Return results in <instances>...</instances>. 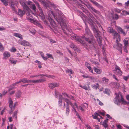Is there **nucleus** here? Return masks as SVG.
I'll return each instance as SVG.
<instances>
[{
  "label": "nucleus",
  "instance_id": "nucleus-27",
  "mask_svg": "<svg viewBox=\"0 0 129 129\" xmlns=\"http://www.w3.org/2000/svg\"><path fill=\"white\" fill-rule=\"evenodd\" d=\"M118 31L119 33L123 34L124 35H125V33L123 30L120 27H119L118 28Z\"/></svg>",
  "mask_w": 129,
  "mask_h": 129
},
{
  "label": "nucleus",
  "instance_id": "nucleus-56",
  "mask_svg": "<svg viewBox=\"0 0 129 129\" xmlns=\"http://www.w3.org/2000/svg\"><path fill=\"white\" fill-rule=\"evenodd\" d=\"M98 113L100 115V114L103 116H104L105 114V112H99Z\"/></svg>",
  "mask_w": 129,
  "mask_h": 129
},
{
  "label": "nucleus",
  "instance_id": "nucleus-48",
  "mask_svg": "<svg viewBox=\"0 0 129 129\" xmlns=\"http://www.w3.org/2000/svg\"><path fill=\"white\" fill-rule=\"evenodd\" d=\"M70 47L72 48H74V50H75V48H76V46L74 44H71L70 45Z\"/></svg>",
  "mask_w": 129,
  "mask_h": 129
},
{
  "label": "nucleus",
  "instance_id": "nucleus-39",
  "mask_svg": "<svg viewBox=\"0 0 129 129\" xmlns=\"http://www.w3.org/2000/svg\"><path fill=\"white\" fill-rule=\"evenodd\" d=\"M114 11L118 13H120L121 12V10L117 8H115L114 9Z\"/></svg>",
  "mask_w": 129,
  "mask_h": 129
},
{
  "label": "nucleus",
  "instance_id": "nucleus-33",
  "mask_svg": "<svg viewBox=\"0 0 129 129\" xmlns=\"http://www.w3.org/2000/svg\"><path fill=\"white\" fill-rule=\"evenodd\" d=\"M21 82L24 83H27V80L26 78H24L21 79Z\"/></svg>",
  "mask_w": 129,
  "mask_h": 129
},
{
  "label": "nucleus",
  "instance_id": "nucleus-6",
  "mask_svg": "<svg viewBox=\"0 0 129 129\" xmlns=\"http://www.w3.org/2000/svg\"><path fill=\"white\" fill-rule=\"evenodd\" d=\"M71 36V39H75V40L77 41L78 42L81 44H84L85 43L81 39L78 37L76 35L72 34Z\"/></svg>",
  "mask_w": 129,
  "mask_h": 129
},
{
  "label": "nucleus",
  "instance_id": "nucleus-50",
  "mask_svg": "<svg viewBox=\"0 0 129 129\" xmlns=\"http://www.w3.org/2000/svg\"><path fill=\"white\" fill-rule=\"evenodd\" d=\"M16 51V49L14 47H12L10 51L13 52H15Z\"/></svg>",
  "mask_w": 129,
  "mask_h": 129
},
{
  "label": "nucleus",
  "instance_id": "nucleus-20",
  "mask_svg": "<svg viewBox=\"0 0 129 129\" xmlns=\"http://www.w3.org/2000/svg\"><path fill=\"white\" fill-rule=\"evenodd\" d=\"M124 46L128 47L129 46V41L127 39H125L123 41Z\"/></svg>",
  "mask_w": 129,
  "mask_h": 129
},
{
  "label": "nucleus",
  "instance_id": "nucleus-18",
  "mask_svg": "<svg viewBox=\"0 0 129 129\" xmlns=\"http://www.w3.org/2000/svg\"><path fill=\"white\" fill-rule=\"evenodd\" d=\"M108 120L109 119H106L105 120L103 123L102 125L105 128H107L108 127V125L107 123Z\"/></svg>",
  "mask_w": 129,
  "mask_h": 129
},
{
  "label": "nucleus",
  "instance_id": "nucleus-32",
  "mask_svg": "<svg viewBox=\"0 0 129 129\" xmlns=\"http://www.w3.org/2000/svg\"><path fill=\"white\" fill-rule=\"evenodd\" d=\"M66 73H70L71 74H72L73 73V72L72 70L71 69H67L65 70Z\"/></svg>",
  "mask_w": 129,
  "mask_h": 129
},
{
  "label": "nucleus",
  "instance_id": "nucleus-61",
  "mask_svg": "<svg viewBox=\"0 0 129 129\" xmlns=\"http://www.w3.org/2000/svg\"><path fill=\"white\" fill-rule=\"evenodd\" d=\"M89 70V71L91 72L92 73H93V71L91 67H90L89 68H88Z\"/></svg>",
  "mask_w": 129,
  "mask_h": 129
},
{
  "label": "nucleus",
  "instance_id": "nucleus-54",
  "mask_svg": "<svg viewBox=\"0 0 129 129\" xmlns=\"http://www.w3.org/2000/svg\"><path fill=\"white\" fill-rule=\"evenodd\" d=\"M85 65L86 67H87L88 69L90 67H91L90 64L87 62H86L85 63Z\"/></svg>",
  "mask_w": 129,
  "mask_h": 129
},
{
  "label": "nucleus",
  "instance_id": "nucleus-16",
  "mask_svg": "<svg viewBox=\"0 0 129 129\" xmlns=\"http://www.w3.org/2000/svg\"><path fill=\"white\" fill-rule=\"evenodd\" d=\"M9 107L11 109L14 108L15 106V104H14L13 105V102L11 100V99L10 98L9 100Z\"/></svg>",
  "mask_w": 129,
  "mask_h": 129
},
{
  "label": "nucleus",
  "instance_id": "nucleus-34",
  "mask_svg": "<svg viewBox=\"0 0 129 129\" xmlns=\"http://www.w3.org/2000/svg\"><path fill=\"white\" fill-rule=\"evenodd\" d=\"M90 1L93 4L96 6H100L99 4L95 1L94 0H91Z\"/></svg>",
  "mask_w": 129,
  "mask_h": 129
},
{
  "label": "nucleus",
  "instance_id": "nucleus-5",
  "mask_svg": "<svg viewBox=\"0 0 129 129\" xmlns=\"http://www.w3.org/2000/svg\"><path fill=\"white\" fill-rule=\"evenodd\" d=\"M35 3L40 10L39 16L41 17L42 20H44L45 18V16L43 14V13L42 10V8L40 7L39 4L37 2L35 1Z\"/></svg>",
  "mask_w": 129,
  "mask_h": 129
},
{
  "label": "nucleus",
  "instance_id": "nucleus-29",
  "mask_svg": "<svg viewBox=\"0 0 129 129\" xmlns=\"http://www.w3.org/2000/svg\"><path fill=\"white\" fill-rule=\"evenodd\" d=\"M99 85L98 83L96 84V85L94 84L92 86L93 88L96 89H99Z\"/></svg>",
  "mask_w": 129,
  "mask_h": 129
},
{
  "label": "nucleus",
  "instance_id": "nucleus-26",
  "mask_svg": "<svg viewBox=\"0 0 129 129\" xmlns=\"http://www.w3.org/2000/svg\"><path fill=\"white\" fill-rule=\"evenodd\" d=\"M69 107L70 106H66L65 113L66 115L67 116L69 114L70 111L69 109Z\"/></svg>",
  "mask_w": 129,
  "mask_h": 129
},
{
  "label": "nucleus",
  "instance_id": "nucleus-21",
  "mask_svg": "<svg viewBox=\"0 0 129 129\" xmlns=\"http://www.w3.org/2000/svg\"><path fill=\"white\" fill-rule=\"evenodd\" d=\"M13 35L15 36L18 37L21 39H23L22 35L21 34L17 33H15Z\"/></svg>",
  "mask_w": 129,
  "mask_h": 129
},
{
  "label": "nucleus",
  "instance_id": "nucleus-36",
  "mask_svg": "<svg viewBox=\"0 0 129 129\" xmlns=\"http://www.w3.org/2000/svg\"><path fill=\"white\" fill-rule=\"evenodd\" d=\"M46 55L48 58H51L52 59H53V58L52 56V55L51 54L47 53L46 54Z\"/></svg>",
  "mask_w": 129,
  "mask_h": 129
},
{
  "label": "nucleus",
  "instance_id": "nucleus-45",
  "mask_svg": "<svg viewBox=\"0 0 129 129\" xmlns=\"http://www.w3.org/2000/svg\"><path fill=\"white\" fill-rule=\"evenodd\" d=\"M91 62H92V63L95 64V65H99V63L96 61H95L94 60H90Z\"/></svg>",
  "mask_w": 129,
  "mask_h": 129
},
{
  "label": "nucleus",
  "instance_id": "nucleus-37",
  "mask_svg": "<svg viewBox=\"0 0 129 129\" xmlns=\"http://www.w3.org/2000/svg\"><path fill=\"white\" fill-rule=\"evenodd\" d=\"M18 113L17 111H16L14 112L13 115V117L15 118L16 119H17V114Z\"/></svg>",
  "mask_w": 129,
  "mask_h": 129
},
{
  "label": "nucleus",
  "instance_id": "nucleus-14",
  "mask_svg": "<svg viewBox=\"0 0 129 129\" xmlns=\"http://www.w3.org/2000/svg\"><path fill=\"white\" fill-rule=\"evenodd\" d=\"M3 58L4 59H7L10 56V53L7 51H5L3 54Z\"/></svg>",
  "mask_w": 129,
  "mask_h": 129
},
{
  "label": "nucleus",
  "instance_id": "nucleus-30",
  "mask_svg": "<svg viewBox=\"0 0 129 129\" xmlns=\"http://www.w3.org/2000/svg\"><path fill=\"white\" fill-rule=\"evenodd\" d=\"M2 3L5 6H7L8 5V0H1Z\"/></svg>",
  "mask_w": 129,
  "mask_h": 129
},
{
  "label": "nucleus",
  "instance_id": "nucleus-57",
  "mask_svg": "<svg viewBox=\"0 0 129 129\" xmlns=\"http://www.w3.org/2000/svg\"><path fill=\"white\" fill-rule=\"evenodd\" d=\"M46 76L49 78H54L55 77V76H54L50 75H46Z\"/></svg>",
  "mask_w": 129,
  "mask_h": 129
},
{
  "label": "nucleus",
  "instance_id": "nucleus-1",
  "mask_svg": "<svg viewBox=\"0 0 129 129\" xmlns=\"http://www.w3.org/2000/svg\"><path fill=\"white\" fill-rule=\"evenodd\" d=\"M85 30L86 34L90 37L89 38H85V40L90 44L89 46L90 48L92 49L95 48L94 44L95 43V41L92 34L86 26L85 28Z\"/></svg>",
  "mask_w": 129,
  "mask_h": 129
},
{
  "label": "nucleus",
  "instance_id": "nucleus-51",
  "mask_svg": "<svg viewBox=\"0 0 129 129\" xmlns=\"http://www.w3.org/2000/svg\"><path fill=\"white\" fill-rule=\"evenodd\" d=\"M129 78V75L127 76H124L123 79L125 81H127L128 79Z\"/></svg>",
  "mask_w": 129,
  "mask_h": 129
},
{
  "label": "nucleus",
  "instance_id": "nucleus-38",
  "mask_svg": "<svg viewBox=\"0 0 129 129\" xmlns=\"http://www.w3.org/2000/svg\"><path fill=\"white\" fill-rule=\"evenodd\" d=\"M102 81L103 82L105 81V82L107 83L109 81V80L105 77H104L102 78Z\"/></svg>",
  "mask_w": 129,
  "mask_h": 129
},
{
  "label": "nucleus",
  "instance_id": "nucleus-17",
  "mask_svg": "<svg viewBox=\"0 0 129 129\" xmlns=\"http://www.w3.org/2000/svg\"><path fill=\"white\" fill-rule=\"evenodd\" d=\"M35 83H41L46 81L45 79H39L36 80H35Z\"/></svg>",
  "mask_w": 129,
  "mask_h": 129
},
{
  "label": "nucleus",
  "instance_id": "nucleus-9",
  "mask_svg": "<svg viewBox=\"0 0 129 129\" xmlns=\"http://www.w3.org/2000/svg\"><path fill=\"white\" fill-rule=\"evenodd\" d=\"M116 96L114 100V102L117 105H119L120 103V101L119 98V94L117 93H115Z\"/></svg>",
  "mask_w": 129,
  "mask_h": 129
},
{
  "label": "nucleus",
  "instance_id": "nucleus-19",
  "mask_svg": "<svg viewBox=\"0 0 129 129\" xmlns=\"http://www.w3.org/2000/svg\"><path fill=\"white\" fill-rule=\"evenodd\" d=\"M24 11H22L20 9H19L18 12V14L20 16H22L25 13Z\"/></svg>",
  "mask_w": 129,
  "mask_h": 129
},
{
  "label": "nucleus",
  "instance_id": "nucleus-22",
  "mask_svg": "<svg viewBox=\"0 0 129 129\" xmlns=\"http://www.w3.org/2000/svg\"><path fill=\"white\" fill-rule=\"evenodd\" d=\"M63 99H64V101L66 103V106H69V105L71 103V102L68 99L66 98H64Z\"/></svg>",
  "mask_w": 129,
  "mask_h": 129
},
{
  "label": "nucleus",
  "instance_id": "nucleus-55",
  "mask_svg": "<svg viewBox=\"0 0 129 129\" xmlns=\"http://www.w3.org/2000/svg\"><path fill=\"white\" fill-rule=\"evenodd\" d=\"M35 81L34 80H27V83L32 82L35 83Z\"/></svg>",
  "mask_w": 129,
  "mask_h": 129
},
{
  "label": "nucleus",
  "instance_id": "nucleus-60",
  "mask_svg": "<svg viewBox=\"0 0 129 129\" xmlns=\"http://www.w3.org/2000/svg\"><path fill=\"white\" fill-rule=\"evenodd\" d=\"M87 7L89 9V10H91V7H93L91 5H87Z\"/></svg>",
  "mask_w": 129,
  "mask_h": 129
},
{
  "label": "nucleus",
  "instance_id": "nucleus-25",
  "mask_svg": "<svg viewBox=\"0 0 129 129\" xmlns=\"http://www.w3.org/2000/svg\"><path fill=\"white\" fill-rule=\"evenodd\" d=\"M104 92L108 95H109L111 93V91L109 89L106 88L105 89V91Z\"/></svg>",
  "mask_w": 129,
  "mask_h": 129
},
{
  "label": "nucleus",
  "instance_id": "nucleus-2",
  "mask_svg": "<svg viewBox=\"0 0 129 129\" xmlns=\"http://www.w3.org/2000/svg\"><path fill=\"white\" fill-rule=\"evenodd\" d=\"M92 29L93 31L95 36L96 38L97 39V40L99 44V45L100 46L101 45L102 38L100 36V32L95 28V26H93L92 27Z\"/></svg>",
  "mask_w": 129,
  "mask_h": 129
},
{
  "label": "nucleus",
  "instance_id": "nucleus-52",
  "mask_svg": "<svg viewBox=\"0 0 129 129\" xmlns=\"http://www.w3.org/2000/svg\"><path fill=\"white\" fill-rule=\"evenodd\" d=\"M36 7L34 4H32L31 8L33 9V10L34 11H35V10L36 9Z\"/></svg>",
  "mask_w": 129,
  "mask_h": 129
},
{
  "label": "nucleus",
  "instance_id": "nucleus-11",
  "mask_svg": "<svg viewBox=\"0 0 129 129\" xmlns=\"http://www.w3.org/2000/svg\"><path fill=\"white\" fill-rule=\"evenodd\" d=\"M19 43L24 46H29V43L28 42L25 40L21 41L19 42Z\"/></svg>",
  "mask_w": 129,
  "mask_h": 129
},
{
  "label": "nucleus",
  "instance_id": "nucleus-62",
  "mask_svg": "<svg viewBox=\"0 0 129 129\" xmlns=\"http://www.w3.org/2000/svg\"><path fill=\"white\" fill-rule=\"evenodd\" d=\"M117 129H121L122 127L120 125H117Z\"/></svg>",
  "mask_w": 129,
  "mask_h": 129
},
{
  "label": "nucleus",
  "instance_id": "nucleus-31",
  "mask_svg": "<svg viewBox=\"0 0 129 129\" xmlns=\"http://www.w3.org/2000/svg\"><path fill=\"white\" fill-rule=\"evenodd\" d=\"M100 116L99 114L97 113H95L93 115H92V116L94 119H96L98 118L97 116Z\"/></svg>",
  "mask_w": 129,
  "mask_h": 129
},
{
  "label": "nucleus",
  "instance_id": "nucleus-15",
  "mask_svg": "<svg viewBox=\"0 0 129 129\" xmlns=\"http://www.w3.org/2000/svg\"><path fill=\"white\" fill-rule=\"evenodd\" d=\"M48 19L51 25L53 26H55L56 25V24L54 20L50 17Z\"/></svg>",
  "mask_w": 129,
  "mask_h": 129
},
{
  "label": "nucleus",
  "instance_id": "nucleus-28",
  "mask_svg": "<svg viewBox=\"0 0 129 129\" xmlns=\"http://www.w3.org/2000/svg\"><path fill=\"white\" fill-rule=\"evenodd\" d=\"M10 61L12 64H15L17 62V60H14L12 58H10Z\"/></svg>",
  "mask_w": 129,
  "mask_h": 129
},
{
  "label": "nucleus",
  "instance_id": "nucleus-23",
  "mask_svg": "<svg viewBox=\"0 0 129 129\" xmlns=\"http://www.w3.org/2000/svg\"><path fill=\"white\" fill-rule=\"evenodd\" d=\"M94 71L98 74H100L102 72V71L100 69H99L96 67H94L93 68Z\"/></svg>",
  "mask_w": 129,
  "mask_h": 129
},
{
  "label": "nucleus",
  "instance_id": "nucleus-4",
  "mask_svg": "<svg viewBox=\"0 0 129 129\" xmlns=\"http://www.w3.org/2000/svg\"><path fill=\"white\" fill-rule=\"evenodd\" d=\"M119 41H118V39L116 40V44L114 45L113 47L114 48H115L119 51L121 54H122V44L119 42Z\"/></svg>",
  "mask_w": 129,
  "mask_h": 129
},
{
  "label": "nucleus",
  "instance_id": "nucleus-47",
  "mask_svg": "<svg viewBox=\"0 0 129 129\" xmlns=\"http://www.w3.org/2000/svg\"><path fill=\"white\" fill-rule=\"evenodd\" d=\"M41 56L42 58L45 61H46L47 60V58L46 57H44V55L43 54H41Z\"/></svg>",
  "mask_w": 129,
  "mask_h": 129
},
{
  "label": "nucleus",
  "instance_id": "nucleus-3",
  "mask_svg": "<svg viewBox=\"0 0 129 129\" xmlns=\"http://www.w3.org/2000/svg\"><path fill=\"white\" fill-rule=\"evenodd\" d=\"M87 14L89 18V19H88V22L91 25V27L92 28L93 26H94L93 24V21H95L96 19L90 13L87 12Z\"/></svg>",
  "mask_w": 129,
  "mask_h": 129
},
{
  "label": "nucleus",
  "instance_id": "nucleus-10",
  "mask_svg": "<svg viewBox=\"0 0 129 129\" xmlns=\"http://www.w3.org/2000/svg\"><path fill=\"white\" fill-rule=\"evenodd\" d=\"M63 99L62 96L61 94L59 95V101L58 102V106L60 107H61L62 104V100Z\"/></svg>",
  "mask_w": 129,
  "mask_h": 129
},
{
  "label": "nucleus",
  "instance_id": "nucleus-24",
  "mask_svg": "<svg viewBox=\"0 0 129 129\" xmlns=\"http://www.w3.org/2000/svg\"><path fill=\"white\" fill-rule=\"evenodd\" d=\"M107 31L110 33H111L112 34L114 33L115 31V30H114L112 28L109 27L108 28Z\"/></svg>",
  "mask_w": 129,
  "mask_h": 129
},
{
  "label": "nucleus",
  "instance_id": "nucleus-35",
  "mask_svg": "<svg viewBox=\"0 0 129 129\" xmlns=\"http://www.w3.org/2000/svg\"><path fill=\"white\" fill-rule=\"evenodd\" d=\"M91 10H92L95 13L99 14H100V12H99V11H97L93 7H91Z\"/></svg>",
  "mask_w": 129,
  "mask_h": 129
},
{
  "label": "nucleus",
  "instance_id": "nucleus-40",
  "mask_svg": "<svg viewBox=\"0 0 129 129\" xmlns=\"http://www.w3.org/2000/svg\"><path fill=\"white\" fill-rule=\"evenodd\" d=\"M21 95V92L19 91H18L16 94V96L18 98L20 97Z\"/></svg>",
  "mask_w": 129,
  "mask_h": 129
},
{
  "label": "nucleus",
  "instance_id": "nucleus-46",
  "mask_svg": "<svg viewBox=\"0 0 129 129\" xmlns=\"http://www.w3.org/2000/svg\"><path fill=\"white\" fill-rule=\"evenodd\" d=\"M64 94L67 97L72 100H74V97L72 96H68L67 94L66 93H64Z\"/></svg>",
  "mask_w": 129,
  "mask_h": 129
},
{
  "label": "nucleus",
  "instance_id": "nucleus-42",
  "mask_svg": "<svg viewBox=\"0 0 129 129\" xmlns=\"http://www.w3.org/2000/svg\"><path fill=\"white\" fill-rule=\"evenodd\" d=\"M4 50V47L3 46L2 44L0 43V51H3Z\"/></svg>",
  "mask_w": 129,
  "mask_h": 129
},
{
  "label": "nucleus",
  "instance_id": "nucleus-43",
  "mask_svg": "<svg viewBox=\"0 0 129 129\" xmlns=\"http://www.w3.org/2000/svg\"><path fill=\"white\" fill-rule=\"evenodd\" d=\"M126 47L124 46L123 49L124 51L126 53H127L128 52V50H127V47Z\"/></svg>",
  "mask_w": 129,
  "mask_h": 129
},
{
  "label": "nucleus",
  "instance_id": "nucleus-7",
  "mask_svg": "<svg viewBox=\"0 0 129 129\" xmlns=\"http://www.w3.org/2000/svg\"><path fill=\"white\" fill-rule=\"evenodd\" d=\"M113 72L119 76H120L122 74V72L120 70V68L117 65L115 66V70H113Z\"/></svg>",
  "mask_w": 129,
  "mask_h": 129
},
{
  "label": "nucleus",
  "instance_id": "nucleus-44",
  "mask_svg": "<svg viewBox=\"0 0 129 129\" xmlns=\"http://www.w3.org/2000/svg\"><path fill=\"white\" fill-rule=\"evenodd\" d=\"M123 15H126L127 14L129 15V13L127 11L123 10L122 11Z\"/></svg>",
  "mask_w": 129,
  "mask_h": 129
},
{
  "label": "nucleus",
  "instance_id": "nucleus-64",
  "mask_svg": "<svg viewBox=\"0 0 129 129\" xmlns=\"http://www.w3.org/2000/svg\"><path fill=\"white\" fill-rule=\"evenodd\" d=\"M125 6L128 7L129 5V0L127 2H126L125 3Z\"/></svg>",
  "mask_w": 129,
  "mask_h": 129
},
{
  "label": "nucleus",
  "instance_id": "nucleus-63",
  "mask_svg": "<svg viewBox=\"0 0 129 129\" xmlns=\"http://www.w3.org/2000/svg\"><path fill=\"white\" fill-rule=\"evenodd\" d=\"M78 108L80 110L82 111H84V110L81 106H79L78 107Z\"/></svg>",
  "mask_w": 129,
  "mask_h": 129
},
{
  "label": "nucleus",
  "instance_id": "nucleus-13",
  "mask_svg": "<svg viewBox=\"0 0 129 129\" xmlns=\"http://www.w3.org/2000/svg\"><path fill=\"white\" fill-rule=\"evenodd\" d=\"M20 3L22 6L23 7L24 10H26L28 11H29V7L24 2H21L20 1Z\"/></svg>",
  "mask_w": 129,
  "mask_h": 129
},
{
  "label": "nucleus",
  "instance_id": "nucleus-12",
  "mask_svg": "<svg viewBox=\"0 0 129 129\" xmlns=\"http://www.w3.org/2000/svg\"><path fill=\"white\" fill-rule=\"evenodd\" d=\"M114 36V39L116 38L117 39H118V41H120V36L115 31L114 33L112 34Z\"/></svg>",
  "mask_w": 129,
  "mask_h": 129
},
{
  "label": "nucleus",
  "instance_id": "nucleus-53",
  "mask_svg": "<svg viewBox=\"0 0 129 129\" xmlns=\"http://www.w3.org/2000/svg\"><path fill=\"white\" fill-rule=\"evenodd\" d=\"M114 19L115 20H117L119 18L118 15L116 14H115L114 15Z\"/></svg>",
  "mask_w": 129,
  "mask_h": 129
},
{
  "label": "nucleus",
  "instance_id": "nucleus-58",
  "mask_svg": "<svg viewBox=\"0 0 129 129\" xmlns=\"http://www.w3.org/2000/svg\"><path fill=\"white\" fill-rule=\"evenodd\" d=\"M51 13L54 16L55 19L56 20H57V21H58V19L57 17L55 16V15L52 12H51Z\"/></svg>",
  "mask_w": 129,
  "mask_h": 129
},
{
  "label": "nucleus",
  "instance_id": "nucleus-49",
  "mask_svg": "<svg viewBox=\"0 0 129 129\" xmlns=\"http://www.w3.org/2000/svg\"><path fill=\"white\" fill-rule=\"evenodd\" d=\"M80 87L86 90H87L88 89V87L86 86H82L81 85H79Z\"/></svg>",
  "mask_w": 129,
  "mask_h": 129
},
{
  "label": "nucleus",
  "instance_id": "nucleus-8",
  "mask_svg": "<svg viewBox=\"0 0 129 129\" xmlns=\"http://www.w3.org/2000/svg\"><path fill=\"white\" fill-rule=\"evenodd\" d=\"M49 87L51 89H53L55 87H58L59 85V83H49L48 84Z\"/></svg>",
  "mask_w": 129,
  "mask_h": 129
},
{
  "label": "nucleus",
  "instance_id": "nucleus-59",
  "mask_svg": "<svg viewBox=\"0 0 129 129\" xmlns=\"http://www.w3.org/2000/svg\"><path fill=\"white\" fill-rule=\"evenodd\" d=\"M85 126L87 129H92L90 126L88 124H86L85 125Z\"/></svg>",
  "mask_w": 129,
  "mask_h": 129
},
{
  "label": "nucleus",
  "instance_id": "nucleus-41",
  "mask_svg": "<svg viewBox=\"0 0 129 129\" xmlns=\"http://www.w3.org/2000/svg\"><path fill=\"white\" fill-rule=\"evenodd\" d=\"M11 8L14 11L16 12L15 9V7L14 5L12 3H11Z\"/></svg>",
  "mask_w": 129,
  "mask_h": 129
}]
</instances>
